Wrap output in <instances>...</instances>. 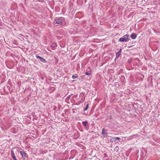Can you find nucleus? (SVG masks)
<instances>
[{"mask_svg":"<svg viewBox=\"0 0 160 160\" xmlns=\"http://www.w3.org/2000/svg\"><path fill=\"white\" fill-rule=\"evenodd\" d=\"M58 23V24H61L62 23V20L61 19H56L55 20V21L54 22V23Z\"/></svg>","mask_w":160,"mask_h":160,"instance_id":"39448f33","label":"nucleus"},{"mask_svg":"<svg viewBox=\"0 0 160 160\" xmlns=\"http://www.w3.org/2000/svg\"><path fill=\"white\" fill-rule=\"evenodd\" d=\"M11 155L12 156V158L14 160H17L14 153L13 151L12 150L11 151Z\"/></svg>","mask_w":160,"mask_h":160,"instance_id":"0eeeda50","label":"nucleus"},{"mask_svg":"<svg viewBox=\"0 0 160 160\" xmlns=\"http://www.w3.org/2000/svg\"><path fill=\"white\" fill-rule=\"evenodd\" d=\"M132 61V59L131 58L129 59L128 60V62L130 63Z\"/></svg>","mask_w":160,"mask_h":160,"instance_id":"dca6fc26","label":"nucleus"},{"mask_svg":"<svg viewBox=\"0 0 160 160\" xmlns=\"http://www.w3.org/2000/svg\"><path fill=\"white\" fill-rule=\"evenodd\" d=\"M36 58L38 59H39L40 61L42 62H43L45 63L46 62V60L43 58H42L38 55H37L36 56Z\"/></svg>","mask_w":160,"mask_h":160,"instance_id":"20e7f679","label":"nucleus"},{"mask_svg":"<svg viewBox=\"0 0 160 160\" xmlns=\"http://www.w3.org/2000/svg\"><path fill=\"white\" fill-rule=\"evenodd\" d=\"M85 74L87 75H89L90 74V73H89V72L88 71H87L85 73Z\"/></svg>","mask_w":160,"mask_h":160,"instance_id":"2eb2a0df","label":"nucleus"},{"mask_svg":"<svg viewBox=\"0 0 160 160\" xmlns=\"http://www.w3.org/2000/svg\"><path fill=\"white\" fill-rule=\"evenodd\" d=\"M102 134L103 135V138H105L107 136L108 133L107 132V130L104 128H103L102 131Z\"/></svg>","mask_w":160,"mask_h":160,"instance_id":"7ed1b4c3","label":"nucleus"},{"mask_svg":"<svg viewBox=\"0 0 160 160\" xmlns=\"http://www.w3.org/2000/svg\"><path fill=\"white\" fill-rule=\"evenodd\" d=\"M57 44L56 43H54L51 45V47L52 48H55L57 47Z\"/></svg>","mask_w":160,"mask_h":160,"instance_id":"9d476101","label":"nucleus"},{"mask_svg":"<svg viewBox=\"0 0 160 160\" xmlns=\"http://www.w3.org/2000/svg\"><path fill=\"white\" fill-rule=\"evenodd\" d=\"M110 142H115L116 141L115 138H112L111 139H110Z\"/></svg>","mask_w":160,"mask_h":160,"instance_id":"f8f14e48","label":"nucleus"},{"mask_svg":"<svg viewBox=\"0 0 160 160\" xmlns=\"http://www.w3.org/2000/svg\"><path fill=\"white\" fill-rule=\"evenodd\" d=\"M88 105H89L88 104H87V105L85 108L84 109V111H86L87 110V109L88 108Z\"/></svg>","mask_w":160,"mask_h":160,"instance_id":"ddd939ff","label":"nucleus"},{"mask_svg":"<svg viewBox=\"0 0 160 160\" xmlns=\"http://www.w3.org/2000/svg\"><path fill=\"white\" fill-rule=\"evenodd\" d=\"M20 152L22 157L23 158L24 160L25 158L28 157V154L25 152L24 151H21Z\"/></svg>","mask_w":160,"mask_h":160,"instance_id":"f03ea898","label":"nucleus"},{"mask_svg":"<svg viewBox=\"0 0 160 160\" xmlns=\"http://www.w3.org/2000/svg\"><path fill=\"white\" fill-rule=\"evenodd\" d=\"M130 37L132 39H134L137 38V35L135 33H133L131 35Z\"/></svg>","mask_w":160,"mask_h":160,"instance_id":"6e6552de","label":"nucleus"},{"mask_svg":"<svg viewBox=\"0 0 160 160\" xmlns=\"http://www.w3.org/2000/svg\"><path fill=\"white\" fill-rule=\"evenodd\" d=\"M129 36L128 34L125 35L119 39V41L121 42H127L129 40V38H128Z\"/></svg>","mask_w":160,"mask_h":160,"instance_id":"f257e3e1","label":"nucleus"},{"mask_svg":"<svg viewBox=\"0 0 160 160\" xmlns=\"http://www.w3.org/2000/svg\"><path fill=\"white\" fill-rule=\"evenodd\" d=\"M114 150L115 151H116L117 152L119 150V148L118 147V146H117L115 147L114 148Z\"/></svg>","mask_w":160,"mask_h":160,"instance_id":"4468645a","label":"nucleus"},{"mask_svg":"<svg viewBox=\"0 0 160 160\" xmlns=\"http://www.w3.org/2000/svg\"><path fill=\"white\" fill-rule=\"evenodd\" d=\"M116 138V140H120V139H120V138H119V137H116V138Z\"/></svg>","mask_w":160,"mask_h":160,"instance_id":"f3484780","label":"nucleus"},{"mask_svg":"<svg viewBox=\"0 0 160 160\" xmlns=\"http://www.w3.org/2000/svg\"><path fill=\"white\" fill-rule=\"evenodd\" d=\"M122 51V49L120 48L119 51L116 53V59L118 58L121 55V52Z\"/></svg>","mask_w":160,"mask_h":160,"instance_id":"423d86ee","label":"nucleus"},{"mask_svg":"<svg viewBox=\"0 0 160 160\" xmlns=\"http://www.w3.org/2000/svg\"><path fill=\"white\" fill-rule=\"evenodd\" d=\"M88 122L87 121H83L82 122V124L84 127L87 126L88 124Z\"/></svg>","mask_w":160,"mask_h":160,"instance_id":"1a4fd4ad","label":"nucleus"},{"mask_svg":"<svg viewBox=\"0 0 160 160\" xmlns=\"http://www.w3.org/2000/svg\"><path fill=\"white\" fill-rule=\"evenodd\" d=\"M78 76L77 74H76L75 75H73L72 76V79H75L76 78H78Z\"/></svg>","mask_w":160,"mask_h":160,"instance_id":"9b49d317","label":"nucleus"}]
</instances>
